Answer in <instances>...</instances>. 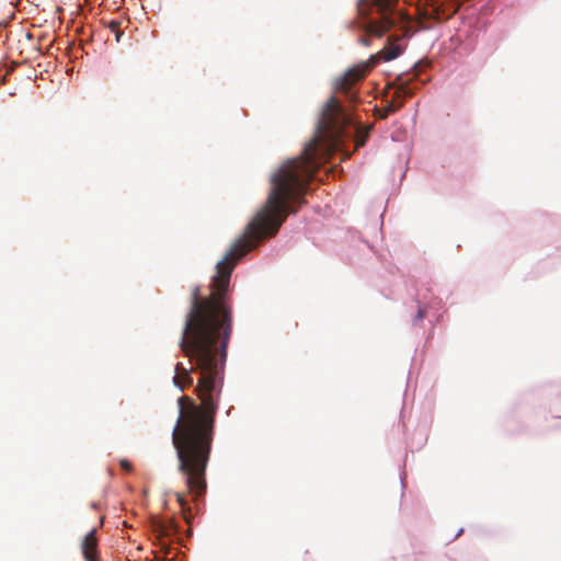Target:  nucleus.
<instances>
[{
  "instance_id": "f257e3e1",
  "label": "nucleus",
  "mask_w": 561,
  "mask_h": 561,
  "mask_svg": "<svg viewBox=\"0 0 561 561\" xmlns=\"http://www.w3.org/2000/svg\"><path fill=\"white\" fill-rule=\"evenodd\" d=\"M323 162H284L271 174L267 199L248 222L244 232L216 263L211 277L213 298H203L199 287L193 289L191 307L180 340V348L191 367L178 363L173 383L181 391L192 386V373L198 374L195 391L204 413L213 426L225 380L227 346L231 333V316L224 297L234 264L266 237L275 236L287 216L296 213L291 204L301 205L308 183Z\"/></svg>"
},
{
  "instance_id": "f03ea898",
  "label": "nucleus",
  "mask_w": 561,
  "mask_h": 561,
  "mask_svg": "<svg viewBox=\"0 0 561 561\" xmlns=\"http://www.w3.org/2000/svg\"><path fill=\"white\" fill-rule=\"evenodd\" d=\"M360 27L368 34L382 36L394 28L396 38L410 35L412 19H449L457 11L454 0H359Z\"/></svg>"
},
{
  "instance_id": "7ed1b4c3",
  "label": "nucleus",
  "mask_w": 561,
  "mask_h": 561,
  "mask_svg": "<svg viewBox=\"0 0 561 561\" xmlns=\"http://www.w3.org/2000/svg\"><path fill=\"white\" fill-rule=\"evenodd\" d=\"M178 399L179 416L172 430V444L176 450L179 471L185 476L188 490L202 495L206 490L205 471L210 451V436L205 431L204 417L194 411L184 424V402Z\"/></svg>"
},
{
  "instance_id": "20e7f679",
  "label": "nucleus",
  "mask_w": 561,
  "mask_h": 561,
  "mask_svg": "<svg viewBox=\"0 0 561 561\" xmlns=\"http://www.w3.org/2000/svg\"><path fill=\"white\" fill-rule=\"evenodd\" d=\"M367 68L365 66H354L347 69L342 76L335 79L334 90L346 94L350 100L354 99L353 84L365 77Z\"/></svg>"
},
{
  "instance_id": "39448f33",
  "label": "nucleus",
  "mask_w": 561,
  "mask_h": 561,
  "mask_svg": "<svg viewBox=\"0 0 561 561\" xmlns=\"http://www.w3.org/2000/svg\"><path fill=\"white\" fill-rule=\"evenodd\" d=\"M82 553L87 561H96V538L95 529L90 530L82 541Z\"/></svg>"
},
{
  "instance_id": "423d86ee",
  "label": "nucleus",
  "mask_w": 561,
  "mask_h": 561,
  "mask_svg": "<svg viewBox=\"0 0 561 561\" xmlns=\"http://www.w3.org/2000/svg\"><path fill=\"white\" fill-rule=\"evenodd\" d=\"M403 51V46L398 43H388L383 49L378 53L379 59L383 61H390L396 59Z\"/></svg>"
},
{
  "instance_id": "0eeeda50",
  "label": "nucleus",
  "mask_w": 561,
  "mask_h": 561,
  "mask_svg": "<svg viewBox=\"0 0 561 561\" xmlns=\"http://www.w3.org/2000/svg\"><path fill=\"white\" fill-rule=\"evenodd\" d=\"M412 93L413 88L410 85V79H407L401 83L400 88L398 89V96L405 98L412 95Z\"/></svg>"
},
{
  "instance_id": "6e6552de",
  "label": "nucleus",
  "mask_w": 561,
  "mask_h": 561,
  "mask_svg": "<svg viewBox=\"0 0 561 561\" xmlns=\"http://www.w3.org/2000/svg\"><path fill=\"white\" fill-rule=\"evenodd\" d=\"M176 500L182 508L186 507L187 503H186L185 496L183 494L176 493Z\"/></svg>"
},
{
  "instance_id": "1a4fd4ad",
  "label": "nucleus",
  "mask_w": 561,
  "mask_h": 561,
  "mask_svg": "<svg viewBox=\"0 0 561 561\" xmlns=\"http://www.w3.org/2000/svg\"><path fill=\"white\" fill-rule=\"evenodd\" d=\"M108 27H110L111 31L116 32L118 30V27H119V22L115 21V20H112L108 23Z\"/></svg>"
},
{
  "instance_id": "9d476101",
  "label": "nucleus",
  "mask_w": 561,
  "mask_h": 561,
  "mask_svg": "<svg viewBox=\"0 0 561 561\" xmlns=\"http://www.w3.org/2000/svg\"><path fill=\"white\" fill-rule=\"evenodd\" d=\"M424 317H425V310L420 308L417 313H416V316H415V318H414V323L416 321H421Z\"/></svg>"
},
{
  "instance_id": "9b49d317",
  "label": "nucleus",
  "mask_w": 561,
  "mask_h": 561,
  "mask_svg": "<svg viewBox=\"0 0 561 561\" xmlns=\"http://www.w3.org/2000/svg\"><path fill=\"white\" fill-rule=\"evenodd\" d=\"M121 465H122V467H123L125 470H130V469H131V465H130L127 460H122V461H121Z\"/></svg>"
},
{
  "instance_id": "f8f14e48",
  "label": "nucleus",
  "mask_w": 561,
  "mask_h": 561,
  "mask_svg": "<svg viewBox=\"0 0 561 561\" xmlns=\"http://www.w3.org/2000/svg\"><path fill=\"white\" fill-rule=\"evenodd\" d=\"M419 67H420V66H419V64L414 65V72H413V75H412V76H413V78H414V77H416V76H419Z\"/></svg>"
},
{
  "instance_id": "ddd939ff",
  "label": "nucleus",
  "mask_w": 561,
  "mask_h": 561,
  "mask_svg": "<svg viewBox=\"0 0 561 561\" xmlns=\"http://www.w3.org/2000/svg\"><path fill=\"white\" fill-rule=\"evenodd\" d=\"M360 42H362V44H363V45H368V41H367L365 37H363V38L360 39Z\"/></svg>"
},
{
  "instance_id": "4468645a",
  "label": "nucleus",
  "mask_w": 561,
  "mask_h": 561,
  "mask_svg": "<svg viewBox=\"0 0 561 561\" xmlns=\"http://www.w3.org/2000/svg\"><path fill=\"white\" fill-rule=\"evenodd\" d=\"M396 110H397V107L389 105V108H388L389 112H394Z\"/></svg>"
},
{
  "instance_id": "2eb2a0df",
  "label": "nucleus",
  "mask_w": 561,
  "mask_h": 561,
  "mask_svg": "<svg viewBox=\"0 0 561 561\" xmlns=\"http://www.w3.org/2000/svg\"><path fill=\"white\" fill-rule=\"evenodd\" d=\"M400 481H401L402 486H404V477L403 476H401Z\"/></svg>"
},
{
  "instance_id": "dca6fc26",
  "label": "nucleus",
  "mask_w": 561,
  "mask_h": 561,
  "mask_svg": "<svg viewBox=\"0 0 561 561\" xmlns=\"http://www.w3.org/2000/svg\"><path fill=\"white\" fill-rule=\"evenodd\" d=\"M462 531H463V529H462V528H460V529L458 530V533L456 534V537H458Z\"/></svg>"
}]
</instances>
